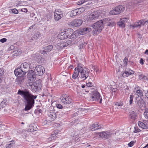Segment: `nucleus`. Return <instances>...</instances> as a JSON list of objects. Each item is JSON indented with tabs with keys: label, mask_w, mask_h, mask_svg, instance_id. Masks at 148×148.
Returning a JSON list of instances; mask_svg holds the SVG:
<instances>
[{
	"label": "nucleus",
	"mask_w": 148,
	"mask_h": 148,
	"mask_svg": "<svg viewBox=\"0 0 148 148\" xmlns=\"http://www.w3.org/2000/svg\"><path fill=\"white\" fill-rule=\"evenodd\" d=\"M103 127V125H99L98 124H94L90 126V128L92 131H95V130L100 129Z\"/></svg>",
	"instance_id": "obj_22"
},
{
	"label": "nucleus",
	"mask_w": 148,
	"mask_h": 148,
	"mask_svg": "<svg viewBox=\"0 0 148 148\" xmlns=\"http://www.w3.org/2000/svg\"><path fill=\"white\" fill-rule=\"evenodd\" d=\"M111 19L109 18H106L103 19V20H102L103 22V25L106 24H108L109 21H110Z\"/></svg>",
	"instance_id": "obj_38"
},
{
	"label": "nucleus",
	"mask_w": 148,
	"mask_h": 148,
	"mask_svg": "<svg viewBox=\"0 0 148 148\" xmlns=\"http://www.w3.org/2000/svg\"><path fill=\"white\" fill-rule=\"evenodd\" d=\"M36 74L33 70H31L29 71L27 74L28 79L32 82L35 81L36 78Z\"/></svg>",
	"instance_id": "obj_12"
},
{
	"label": "nucleus",
	"mask_w": 148,
	"mask_h": 148,
	"mask_svg": "<svg viewBox=\"0 0 148 148\" xmlns=\"http://www.w3.org/2000/svg\"><path fill=\"white\" fill-rule=\"evenodd\" d=\"M21 75L18 76L16 79V82L18 84H21V83L23 82L25 78V76L23 75Z\"/></svg>",
	"instance_id": "obj_23"
},
{
	"label": "nucleus",
	"mask_w": 148,
	"mask_h": 148,
	"mask_svg": "<svg viewBox=\"0 0 148 148\" xmlns=\"http://www.w3.org/2000/svg\"><path fill=\"white\" fill-rule=\"evenodd\" d=\"M78 10H79V11H80V14L82 12H83L85 10L84 8H77Z\"/></svg>",
	"instance_id": "obj_54"
},
{
	"label": "nucleus",
	"mask_w": 148,
	"mask_h": 148,
	"mask_svg": "<svg viewBox=\"0 0 148 148\" xmlns=\"http://www.w3.org/2000/svg\"><path fill=\"white\" fill-rule=\"evenodd\" d=\"M146 23H148V20L145 21L144 19H143L138 21L135 23L134 25H131V26L134 28H140L141 26H143Z\"/></svg>",
	"instance_id": "obj_10"
},
{
	"label": "nucleus",
	"mask_w": 148,
	"mask_h": 148,
	"mask_svg": "<svg viewBox=\"0 0 148 148\" xmlns=\"http://www.w3.org/2000/svg\"><path fill=\"white\" fill-rule=\"evenodd\" d=\"M15 141L14 140H12L9 142L5 146L4 148H12L15 144Z\"/></svg>",
	"instance_id": "obj_31"
},
{
	"label": "nucleus",
	"mask_w": 148,
	"mask_h": 148,
	"mask_svg": "<svg viewBox=\"0 0 148 148\" xmlns=\"http://www.w3.org/2000/svg\"><path fill=\"white\" fill-rule=\"evenodd\" d=\"M136 101H135V102L137 107L141 108L144 106H145V102L141 97H136Z\"/></svg>",
	"instance_id": "obj_14"
},
{
	"label": "nucleus",
	"mask_w": 148,
	"mask_h": 148,
	"mask_svg": "<svg viewBox=\"0 0 148 148\" xmlns=\"http://www.w3.org/2000/svg\"><path fill=\"white\" fill-rule=\"evenodd\" d=\"M136 94L139 97H142L143 95V92L141 90L138 89V88H137V89L136 91Z\"/></svg>",
	"instance_id": "obj_33"
},
{
	"label": "nucleus",
	"mask_w": 148,
	"mask_h": 148,
	"mask_svg": "<svg viewBox=\"0 0 148 148\" xmlns=\"http://www.w3.org/2000/svg\"><path fill=\"white\" fill-rule=\"evenodd\" d=\"M90 99L92 101L97 100L100 103H101L102 99L100 97V94L97 91H95L93 92V95L91 97Z\"/></svg>",
	"instance_id": "obj_11"
},
{
	"label": "nucleus",
	"mask_w": 148,
	"mask_h": 148,
	"mask_svg": "<svg viewBox=\"0 0 148 148\" xmlns=\"http://www.w3.org/2000/svg\"><path fill=\"white\" fill-rule=\"evenodd\" d=\"M34 70L37 72L38 73V75L39 76L42 75L45 72V69L44 67L40 65L36 66Z\"/></svg>",
	"instance_id": "obj_16"
},
{
	"label": "nucleus",
	"mask_w": 148,
	"mask_h": 148,
	"mask_svg": "<svg viewBox=\"0 0 148 148\" xmlns=\"http://www.w3.org/2000/svg\"><path fill=\"white\" fill-rule=\"evenodd\" d=\"M80 40L81 41L80 42V44H79V49H81L84 47L86 44L82 40Z\"/></svg>",
	"instance_id": "obj_35"
},
{
	"label": "nucleus",
	"mask_w": 148,
	"mask_h": 148,
	"mask_svg": "<svg viewBox=\"0 0 148 148\" xmlns=\"http://www.w3.org/2000/svg\"><path fill=\"white\" fill-rule=\"evenodd\" d=\"M29 127L28 130L30 132H32L34 131L37 130L38 129L36 125L33 124H31L29 125Z\"/></svg>",
	"instance_id": "obj_27"
},
{
	"label": "nucleus",
	"mask_w": 148,
	"mask_h": 148,
	"mask_svg": "<svg viewBox=\"0 0 148 148\" xmlns=\"http://www.w3.org/2000/svg\"><path fill=\"white\" fill-rule=\"evenodd\" d=\"M82 23V21L81 19H75L70 23V24L73 27H77L80 26Z\"/></svg>",
	"instance_id": "obj_18"
},
{
	"label": "nucleus",
	"mask_w": 148,
	"mask_h": 148,
	"mask_svg": "<svg viewBox=\"0 0 148 148\" xmlns=\"http://www.w3.org/2000/svg\"><path fill=\"white\" fill-rule=\"evenodd\" d=\"M42 34L39 32H38L33 34L32 39H40L42 38Z\"/></svg>",
	"instance_id": "obj_25"
},
{
	"label": "nucleus",
	"mask_w": 148,
	"mask_h": 148,
	"mask_svg": "<svg viewBox=\"0 0 148 148\" xmlns=\"http://www.w3.org/2000/svg\"><path fill=\"white\" fill-rule=\"evenodd\" d=\"M80 11L77 9H75L72 11L70 13L71 16H76L80 14Z\"/></svg>",
	"instance_id": "obj_26"
},
{
	"label": "nucleus",
	"mask_w": 148,
	"mask_h": 148,
	"mask_svg": "<svg viewBox=\"0 0 148 148\" xmlns=\"http://www.w3.org/2000/svg\"><path fill=\"white\" fill-rule=\"evenodd\" d=\"M101 31H100L97 29H94L93 31L92 34L93 35H96L99 34V32H100Z\"/></svg>",
	"instance_id": "obj_41"
},
{
	"label": "nucleus",
	"mask_w": 148,
	"mask_h": 148,
	"mask_svg": "<svg viewBox=\"0 0 148 148\" xmlns=\"http://www.w3.org/2000/svg\"><path fill=\"white\" fill-rule=\"evenodd\" d=\"M128 20L127 18H124L120 19V21L123 23H124V24H125V23H126Z\"/></svg>",
	"instance_id": "obj_47"
},
{
	"label": "nucleus",
	"mask_w": 148,
	"mask_h": 148,
	"mask_svg": "<svg viewBox=\"0 0 148 148\" xmlns=\"http://www.w3.org/2000/svg\"><path fill=\"white\" fill-rule=\"evenodd\" d=\"M99 16V12L97 11H95L90 14L87 16V19L89 22H91L94 20H96L98 18Z\"/></svg>",
	"instance_id": "obj_8"
},
{
	"label": "nucleus",
	"mask_w": 148,
	"mask_h": 148,
	"mask_svg": "<svg viewBox=\"0 0 148 148\" xmlns=\"http://www.w3.org/2000/svg\"><path fill=\"white\" fill-rule=\"evenodd\" d=\"M6 41H7V39L6 38H5L1 39L0 40V41L2 43H4V42H6Z\"/></svg>",
	"instance_id": "obj_58"
},
{
	"label": "nucleus",
	"mask_w": 148,
	"mask_h": 148,
	"mask_svg": "<svg viewBox=\"0 0 148 148\" xmlns=\"http://www.w3.org/2000/svg\"><path fill=\"white\" fill-rule=\"evenodd\" d=\"M53 47V46L51 45H49L46 47L45 49V52H46L50 51L52 49Z\"/></svg>",
	"instance_id": "obj_34"
},
{
	"label": "nucleus",
	"mask_w": 148,
	"mask_h": 148,
	"mask_svg": "<svg viewBox=\"0 0 148 148\" xmlns=\"http://www.w3.org/2000/svg\"><path fill=\"white\" fill-rule=\"evenodd\" d=\"M34 59L39 63H42L44 62V58L42 57L41 56L39 53H36L34 55Z\"/></svg>",
	"instance_id": "obj_20"
},
{
	"label": "nucleus",
	"mask_w": 148,
	"mask_h": 148,
	"mask_svg": "<svg viewBox=\"0 0 148 148\" xmlns=\"http://www.w3.org/2000/svg\"><path fill=\"white\" fill-rule=\"evenodd\" d=\"M91 29L89 27L84 28L75 31L74 32V33L75 34L77 35H76V37H77V38H78V37L77 36H79V34H84L91 31Z\"/></svg>",
	"instance_id": "obj_5"
},
{
	"label": "nucleus",
	"mask_w": 148,
	"mask_h": 148,
	"mask_svg": "<svg viewBox=\"0 0 148 148\" xmlns=\"http://www.w3.org/2000/svg\"><path fill=\"white\" fill-rule=\"evenodd\" d=\"M74 40H73V39H71L69 38V40L65 42L66 46L67 47L69 45H70L72 44V42Z\"/></svg>",
	"instance_id": "obj_39"
},
{
	"label": "nucleus",
	"mask_w": 148,
	"mask_h": 148,
	"mask_svg": "<svg viewBox=\"0 0 148 148\" xmlns=\"http://www.w3.org/2000/svg\"><path fill=\"white\" fill-rule=\"evenodd\" d=\"M73 30L72 29L69 28L67 29L63 32L66 36L67 38L69 37L70 38L75 40L77 38L76 37L77 34H75L73 32Z\"/></svg>",
	"instance_id": "obj_4"
},
{
	"label": "nucleus",
	"mask_w": 148,
	"mask_h": 148,
	"mask_svg": "<svg viewBox=\"0 0 148 148\" xmlns=\"http://www.w3.org/2000/svg\"><path fill=\"white\" fill-rule=\"evenodd\" d=\"M117 24L120 27H124L125 26V24H124V23L120 21Z\"/></svg>",
	"instance_id": "obj_49"
},
{
	"label": "nucleus",
	"mask_w": 148,
	"mask_h": 148,
	"mask_svg": "<svg viewBox=\"0 0 148 148\" xmlns=\"http://www.w3.org/2000/svg\"><path fill=\"white\" fill-rule=\"evenodd\" d=\"M135 130H134V133L138 132L140 131V130L138 128H136L135 127H134Z\"/></svg>",
	"instance_id": "obj_57"
},
{
	"label": "nucleus",
	"mask_w": 148,
	"mask_h": 148,
	"mask_svg": "<svg viewBox=\"0 0 148 148\" xmlns=\"http://www.w3.org/2000/svg\"><path fill=\"white\" fill-rule=\"evenodd\" d=\"M93 86V84L91 82H89L86 84V89H85V91L86 92H88L89 91L86 90V89H87V88L88 87H92Z\"/></svg>",
	"instance_id": "obj_37"
},
{
	"label": "nucleus",
	"mask_w": 148,
	"mask_h": 148,
	"mask_svg": "<svg viewBox=\"0 0 148 148\" xmlns=\"http://www.w3.org/2000/svg\"><path fill=\"white\" fill-rule=\"evenodd\" d=\"M115 25V23L111 19L110 21H109L108 23L107 24V25L108 26L112 27L114 26Z\"/></svg>",
	"instance_id": "obj_42"
},
{
	"label": "nucleus",
	"mask_w": 148,
	"mask_h": 148,
	"mask_svg": "<svg viewBox=\"0 0 148 148\" xmlns=\"http://www.w3.org/2000/svg\"><path fill=\"white\" fill-rule=\"evenodd\" d=\"M17 94L22 98V100L25 104V111L29 110L34 106L35 99L37 98V96L33 95L27 89H19Z\"/></svg>",
	"instance_id": "obj_1"
},
{
	"label": "nucleus",
	"mask_w": 148,
	"mask_h": 148,
	"mask_svg": "<svg viewBox=\"0 0 148 148\" xmlns=\"http://www.w3.org/2000/svg\"><path fill=\"white\" fill-rule=\"evenodd\" d=\"M112 133L109 131H106L100 133L99 136L102 138H108L110 137Z\"/></svg>",
	"instance_id": "obj_19"
},
{
	"label": "nucleus",
	"mask_w": 148,
	"mask_h": 148,
	"mask_svg": "<svg viewBox=\"0 0 148 148\" xmlns=\"http://www.w3.org/2000/svg\"><path fill=\"white\" fill-rule=\"evenodd\" d=\"M79 70L77 69V67L75 69L74 74L73 75V78L75 79L77 78L79 75Z\"/></svg>",
	"instance_id": "obj_32"
},
{
	"label": "nucleus",
	"mask_w": 148,
	"mask_h": 148,
	"mask_svg": "<svg viewBox=\"0 0 148 148\" xmlns=\"http://www.w3.org/2000/svg\"><path fill=\"white\" fill-rule=\"evenodd\" d=\"M52 16L50 14H48L46 15L45 17V19L47 21L50 20Z\"/></svg>",
	"instance_id": "obj_43"
},
{
	"label": "nucleus",
	"mask_w": 148,
	"mask_h": 148,
	"mask_svg": "<svg viewBox=\"0 0 148 148\" xmlns=\"http://www.w3.org/2000/svg\"><path fill=\"white\" fill-rule=\"evenodd\" d=\"M11 10L12 11L13 13L17 14L18 13V10L16 9H14Z\"/></svg>",
	"instance_id": "obj_53"
},
{
	"label": "nucleus",
	"mask_w": 148,
	"mask_h": 148,
	"mask_svg": "<svg viewBox=\"0 0 148 148\" xmlns=\"http://www.w3.org/2000/svg\"><path fill=\"white\" fill-rule=\"evenodd\" d=\"M128 61V59L125 57L123 60L124 64V66H126L127 64V63Z\"/></svg>",
	"instance_id": "obj_52"
},
{
	"label": "nucleus",
	"mask_w": 148,
	"mask_h": 148,
	"mask_svg": "<svg viewBox=\"0 0 148 148\" xmlns=\"http://www.w3.org/2000/svg\"><path fill=\"white\" fill-rule=\"evenodd\" d=\"M21 11L25 12H27V10L26 8H23L21 9Z\"/></svg>",
	"instance_id": "obj_60"
},
{
	"label": "nucleus",
	"mask_w": 148,
	"mask_h": 148,
	"mask_svg": "<svg viewBox=\"0 0 148 148\" xmlns=\"http://www.w3.org/2000/svg\"><path fill=\"white\" fill-rule=\"evenodd\" d=\"M133 98H134L133 95H130V100H129V104L130 105H131V104L132 103Z\"/></svg>",
	"instance_id": "obj_45"
},
{
	"label": "nucleus",
	"mask_w": 148,
	"mask_h": 148,
	"mask_svg": "<svg viewBox=\"0 0 148 148\" xmlns=\"http://www.w3.org/2000/svg\"><path fill=\"white\" fill-rule=\"evenodd\" d=\"M135 143V142L134 141H132L128 144V145L130 147H131L134 145Z\"/></svg>",
	"instance_id": "obj_51"
},
{
	"label": "nucleus",
	"mask_w": 148,
	"mask_h": 148,
	"mask_svg": "<svg viewBox=\"0 0 148 148\" xmlns=\"http://www.w3.org/2000/svg\"><path fill=\"white\" fill-rule=\"evenodd\" d=\"M4 70L3 68L0 69V82L1 81V78L2 77L4 74Z\"/></svg>",
	"instance_id": "obj_40"
},
{
	"label": "nucleus",
	"mask_w": 148,
	"mask_h": 148,
	"mask_svg": "<svg viewBox=\"0 0 148 148\" xmlns=\"http://www.w3.org/2000/svg\"><path fill=\"white\" fill-rule=\"evenodd\" d=\"M56 135V134H54V133L52 132V134H51V140L54 139V137H55Z\"/></svg>",
	"instance_id": "obj_59"
},
{
	"label": "nucleus",
	"mask_w": 148,
	"mask_h": 148,
	"mask_svg": "<svg viewBox=\"0 0 148 148\" xmlns=\"http://www.w3.org/2000/svg\"><path fill=\"white\" fill-rule=\"evenodd\" d=\"M62 16L63 13L62 11L59 9L55 10L54 12V17L55 21H59Z\"/></svg>",
	"instance_id": "obj_13"
},
{
	"label": "nucleus",
	"mask_w": 148,
	"mask_h": 148,
	"mask_svg": "<svg viewBox=\"0 0 148 148\" xmlns=\"http://www.w3.org/2000/svg\"><path fill=\"white\" fill-rule=\"evenodd\" d=\"M140 63L142 65H143L144 64V60H143V59L141 58L140 59Z\"/></svg>",
	"instance_id": "obj_61"
},
{
	"label": "nucleus",
	"mask_w": 148,
	"mask_h": 148,
	"mask_svg": "<svg viewBox=\"0 0 148 148\" xmlns=\"http://www.w3.org/2000/svg\"><path fill=\"white\" fill-rule=\"evenodd\" d=\"M91 29L89 27L84 28L75 31L74 32V33L75 34L77 35H76V37H77V38H78V37L77 36H79V34H84L91 31Z\"/></svg>",
	"instance_id": "obj_6"
},
{
	"label": "nucleus",
	"mask_w": 148,
	"mask_h": 148,
	"mask_svg": "<svg viewBox=\"0 0 148 148\" xmlns=\"http://www.w3.org/2000/svg\"><path fill=\"white\" fill-rule=\"evenodd\" d=\"M29 86L35 92L39 91L41 87V83L40 82H34L32 84L30 83Z\"/></svg>",
	"instance_id": "obj_9"
},
{
	"label": "nucleus",
	"mask_w": 148,
	"mask_h": 148,
	"mask_svg": "<svg viewBox=\"0 0 148 148\" xmlns=\"http://www.w3.org/2000/svg\"><path fill=\"white\" fill-rule=\"evenodd\" d=\"M69 105H67V106H64L63 108V110L64 111V112L69 111L70 110V108L69 106H68Z\"/></svg>",
	"instance_id": "obj_36"
},
{
	"label": "nucleus",
	"mask_w": 148,
	"mask_h": 148,
	"mask_svg": "<svg viewBox=\"0 0 148 148\" xmlns=\"http://www.w3.org/2000/svg\"><path fill=\"white\" fill-rule=\"evenodd\" d=\"M60 47L61 49H63L64 47H66V45L65 42L62 41L60 42Z\"/></svg>",
	"instance_id": "obj_46"
},
{
	"label": "nucleus",
	"mask_w": 148,
	"mask_h": 148,
	"mask_svg": "<svg viewBox=\"0 0 148 148\" xmlns=\"http://www.w3.org/2000/svg\"><path fill=\"white\" fill-rule=\"evenodd\" d=\"M134 73V72L132 70H125L122 74V75L123 77H128L129 75L133 74Z\"/></svg>",
	"instance_id": "obj_24"
},
{
	"label": "nucleus",
	"mask_w": 148,
	"mask_h": 148,
	"mask_svg": "<svg viewBox=\"0 0 148 148\" xmlns=\"http://www.w3.org/2000/svg\"><path fill=\"white\" fill-rule=\"evenodd\" d=\"M64 33L63 32L60 33L58 36V38L62 40L67 38L66 36Z\"/></svg>",
	"instance_id": "obj_29"
},
{
	"label": "nucleus",
	"mask_w": 148,
	"mask_h": 148,
	"mask_svg": "<svg viewBox=\"0 0 148 148\" xmlns=\"http://www.w3.org/2000/svg\"><path fill=\"white\" fill-rule=\"evenodd\" d=\"M130 113L129 118L130 119L135 120L136 116L135 112L134 111H131L130 112Z\"/></svg>",
	"instance_id": "obj_30"
},
{
	"label": "nucleus",
	"mask_w": 148,
	"mask_h": 148,
	"mask_svg": "<svg viewBox=\"0 0 148 148\" xmlns=\"http://www.w3.org/2000/svg\"><path fill=\"white\" fill-rule=\"evenodd\" d=\"M30 63L24 62L22 63L20 66V68L15 69L14 73L16 76L21 75H25L27 72L29 71L30 69H32L30 67Z\"/></svg>",
	"instance_id": "obj_2"
},
{
	"label": "nucleus",
	"mask_w": 148,
	"mask_h": 148,
	"mask_svg": "<svg viewBox=\"0 0 148 148\" xmlns=\"http://www.w3.org/2000/svg\"><path fill=\"white\" fill-rule=\"evenodd\" d=\"M77 69L80 74V78L83 80H85L89 76L90 71L87 68L83 67L81 64H78Z\"/></svg>",
	"instance_id": "obj_3"
},
{
	"label": "nucleus",
	"mask_w": 148,
	"mask_h": 148,
	"mask_svg": "<svg viewBox=\"0 0 148 148\" xmlns=\"http://www.w3.org/2000/svg\"><path fill=\"white\" fill-rule=\"evenodd\" d=\"M145 93L146 95V96L147 97L148 99V90H147V92L145 91Z\"/></svg>",
	"instance_id": "obj_64"
},
{
	"label": "nucleus",
	"mask_w": 148,
	"mask_h": 148,
	"mask_svg": "<svg viewBox=\"0 0 148 148\" xmlns=\"http://www.w3.org/2000/svg\"><path fill=\"white\" fill-rule=\"evenodd\" d=\"M138 126L141 128L143 129H148V125H147V123L145 124L143 122L139 121L138 123Z\"/></svg>",
	"instance_id": "obj_28"
},
{
	"label": "nucleus",
	"mask_w": 148,
	"mask_h": 148,
	"mask_svg": "<svg viewBox=\"0 0 148 148\" xmlns=\"http://www.w3.org/2000/svg\"><path fill=\"white\" fill-rule=\"evenodd\" d=\"M72 99L71 97L68 95H65L61 99L62 102L66 105L71 103Z\"/></svg>",
	"instance_id": "obj_17"
},
{
	"label": "nucleus",
	"mask_w": 148,
	"mask_h": 148,
	"mask_svg": "<svg viewBox=\"0 0 148 148\" xmlns=\"http://www.w3.org/2000/svg\"><path fill=\"white\" fill-rule=\"evenodd\" d=\"M92 27L94 29H97L100 31H101L103 28L102 21L100 20L96 22L92 25Z\"/></svg>",
	"instance_id": "obj_15"
},
{
	"label": "nucleus",
	"mask_w": 148,
	"mask_h": 148,
	"mask_svg": "<svg viewBox=\"0 0 148 148\" xmlns=\"http://www.w3.org/2000/svg\"><path fill=\"white\" fill-rule=\"evenodd\" d=\"M144 115L146 119H148V108L146 109L144 113Z\"/></svg>",
	"instance_id": "obj_44"
},
{
	"label": "nucleus",
	"mask_w": 148,
	"mask_h": 148,
	"mask_svg": "<svg viewBox=\"0 0 148 148\" xmlns=\"http://www.w3.org/2000/svg\"><path fill=\"white\" fill-rule=\"evenodd\" d=\"M20 50H21L20 49H17V52H18V53H16L17 55H19L21 54V52L20 51Z\"/></svg>",
	"instance_id": "obj_62"
},
{
	"label": "nucleus",
	"mask_w": 148,
	"mask_h": 148,
	"mask_svg": "<svg viewBox=\"0 0 148 148\" xmlns=\"http://www.w3.org/2000/svg\"><path fill=\"white\" fill-rule=\"evenodd\" d=\"M116 106H121L123 105V101H120L119 102H117L115 104Z\"/></svg>",
	"instance_id": "obj_48"
},
{
	"label": "nucleus",
	"mask_w": 148,
	"mask_h": 148,
	"mask_svg": "<svg viewBox=\"0 0 148 148\" xmlns=\"http://www.w3.org/2000/svg\"><path fill=\"white\" fill-rule=\"evenodd\" d=\"M57 49H61L60 47V42L57 43V44L55 45Z\"/></svg>",
	"instance_id": "obj_50"
},
{
	"label": "nucleus",
	"mask_w": 148,
	"mask_h": 148,
	"mask_svg": "<svg viewBox=\"0 0 148 148\" xmlns=\"http://www.w3.org/2000/svg\"><path fill=\"white\" fill-rule=\"evenodd\" d=\"M57 107L59 109H63V107L61 105L58 104L57 105Z\"/></svg>",
	"instance_id": "obj_56"
},
{
	"label": "nucleus",
	"mask_w": 148,
	"mask_h": 148,
	"mask_svg": "<svg viewBox=\"0 0 148 148\" xmlns=\"http://www.w3.org/2000/svg\"><path fill=\"white\" fill-rule=\"evenodd\" d=\"M125 10V8L121 5H119L114 9L111 11L110 13L112 15H116L123 12Z\"/></svg>",
	"instance_id": "obj_7"
},
{
	"label": "nucleus",
	"mask_w": 148,
	"mask_h": 148,
	"mask_svg": "<svg viewBox=\"0 0 148 148\" xmlns=\"http://www.w3.org/2000/svg\"><path fill=\"white\" fill-rule=\"evenodd\" d=\"M6 100L5 99H3V101L1 102V104L0 105V106H1L3 107V106L4 107V106H3V105H5V103L6 101Z\"/></svg>",
	"instance_id": "obj_55"
},
{
	"label": "nucleus",
	"mask_w": 148,
	"mask_h": 148,
	"mask_svg": "<svg viewBox=\"0 0 148 148\" xmlns=\"http://www.w3.org/2000/svg\"><path fill=\"white\" fill-rule=\"evenodd\" d=\"M84 1L83 0H82V1H81L79 2H78V3H79V4H79V5L82 4L83 3H84Z\"/></svg>",
	"instance_id": "obj_63"
},
{
	"label": "nucleus",
	"mask_w": 148,
	"mask_h": 148,
	"mask_svg": "<svg viewBox=\"0 0 148 148\" xmlns=\"http://www.w3.org/2000/svg\"><path fill=\"white\" fill-rule=\"evenodd\" d=\"M56 113L52 111H50L48 113V118L51 121H53L56 118Z\"/></svg>",
	"instance_id": "obj_21"
}]
</instances>
